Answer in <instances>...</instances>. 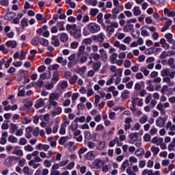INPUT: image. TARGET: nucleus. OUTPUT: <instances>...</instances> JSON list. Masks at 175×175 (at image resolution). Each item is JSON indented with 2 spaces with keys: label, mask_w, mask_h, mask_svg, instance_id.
Returning a JSON list of instances; mask_svg holds the SVG:
<instances>
[{
  "label": "nucleus",
  "mask_w": 175,
  "mask_h": 175,
  "mask_svg": "<svg viewBox=\"0 0 175 175\" xmlns=\"http://www.w3.org/2000/svg\"><path fill=\"white\" fill-rule=\"evenodd\" d=\"M140 68V64H135L131 68V70H132L134 73H137L139 72Z\"/></svg>",
  "instance_id": "79ce46f5"
},
{
  "label": "nucleus",
  "mask_w": 175,
  "mask_h": 175,
  "mask_svg": "<svg viewBox=\"0 0 175 175\" xmlns=\"http://www.w3.org/2000/svg\"><path fill=\"white\" fill-rule=\"evenodd\" d=\"M132 12L134 16H140L142 14V10H140V7L139 6H135Z\"/></svg>",
  "instance_id": "bb28decb"
},
{
  "label": "nucleus",
  "mask_w": 175,
  "mask_h": 175,
  "mask_svg": "<svg viewBox=\"0 0 175 175\" xmlns=\"http://www.w3.org/2000/svg\"><path fill=\"white\" fill-rule=\"evenodd\" d=\"M114 47L119 49V50H122V51H125L126 50V45L124 44H121L120 41H115L113 42Z\"/></svg>",
  "instance_id": "1a4fd4ad"
},
{
  "label": "nucleus",
  "mask_w": 175,
  "mask_h": 175,
  "mask_svg": "<svg viewBox=\"0 0 175 175\" xmlns=\"http://www.w3.org/2000/svg\"><path fill=\"white\" fill-rule=\"evenodd\" d=\"M49 70H58L59 69V64H55L53 65H50L48 67Z\"/></svg>",
  "instance_id": "5fc2aeb1"
},
{
  "label": "nucleus",
  "mask_w": 175,
  "mask_h": 175,
  "mask_svg": "<svg viewBox=\"0 0 175 175\" xmlns=\"http://www.w3.org/2000/svg\"><path fill=\"white\" fill-rule=\"evenodd\" d=\"M122 76V69L118 68L117 69L114 74L113 75V77H121Z\"/></svg>",
  "instance_id": "e433bc0d"
},
{
  "label": "nucleus",
  "mask_w": 175,
  "mask_h": 175,
  "mask_svg": "<svg viewBox=\"0 0 175 175\" xmlns=\"http://www.w3.org/2000/svg\"><path fill=\"white\" fill-rule=\"evenodd\" d=\"M82 43L83 44H91L92 43V38H85L82 41Z\"/></svg>",
  "instance_id": "338daca9"
},
{
  "label": "nucleus",
  "mask_w": 175,
  "mask_h": 175,
  "mask_svg": "<svg viewBox=\"0 0 175 175\" xmlns=\"http://www.w3.org/2000/svg\"><path fill=\"white\" fill-rule=\"evenodd\" d=\"M44 100L43 98H39L36 101L34 105L36 109H40V107H43L44 106Z\"/></svg>",
  "instance_id": "6ab92c4d"
},
{
  "label": "nucleus",
  "mask_w": 175,
  "mask_h": 175,
  "mask_svg": "<svg viewBox=\"0 0 175 175\" xmlns=\"http://www.w3.org/2000/svg\"><path fill=\"white\" fill-rule=\"evenodd\" d=\"M129 162H130V165L132 166L133 163H137V158L134 156H131L129 159Z\"/></svg>",
  "instance_id": "09e8293b"
},
{
  "label": "nucleus",
  "mask_w": 175,
  "mask_h": 175,
  "mask_svg": "<svg viewBox=\"0 0 175 175\" xmlns=\"http://www.w3.org/2000/svg\"><path fill=\"white\" fill-rule=\"evenodd\" d=\"M85 3L87 5H92V6H97L98 0H85Z\"/></svg>",
  "instance_id": "c03bdc74"
},
{
  "label": "nucleus",
  "mask_w": 175,
  "mask_h": 175,
  "mask_svg": "<svg viewBox=\"0 0 175 175\" xmlns=\"http://www.w3.org/2000/svg\"><path fill=\"white\" fill-rule=\"evenodd\" d=\"M8 142H10V143H17V142H18V139H17V137L13 136V135H10L8 137Z\"/></svg>",
  "instance_id": "e2e57ef3"
},
{
  "label": "nucleus",
  "mask_w": 175,
  "mask_h": 175,
  "mask_svg": "<svg viewBox=\"0 0 175 175\" xmlns=\"http://www.w3.org/2000/svg\"><path fill=\"white\" fill-rule=\"evenodd\" d=\"M129 138H130L129 143H131V144H133V143H135V142H137V133H133L130 134Z\"/></svg>",
  "instance_id": "a878e982"
},
{
  "label": "nucleus",
  "mask_w": 175,
  "mask_h": 175,
  "mask_svg": "<svg viewBox=\"0 0 175 175\" xmlns=\"http://www.w3.org/2000/svg\"><path fill=\"white\" fill-rule=\"evenodd\" d=\"M77 169H79V172L82 174H85V172H87V167L86 166L81 167L80 165H77Z\"/></svg>",
  "instance_id": "6e6d98bb"
},
{
  "label": "nucleus",
  "mask_w": 175,
  "mask_h": 175,
  "mask_svg": "<svg viewBox=\"0 0 175 175\" xmlns=\"http://www.w3.org/2000/svg\"><path fill=\"white\" fill-rule=\"evenodd\" d=\"M131 103V106H134V107H136V105H137V106L139 107H142V106L144 105L143 98L135 97L132 100Z\"/></svg>",
  "instance_id": "0eeeda50"
},
{
  "label": "nucleus",
  "mask_w": 175,
  "mask_h": 175,
  "mask_svg": "<svg viewBox=\"0 0 175 175\" xmlns=\"http://www.w3.org/2000/svg\"><path fill=\"white\" fill-rule=\"evenodd\" d=\"M140 72L143 73L144 76L147 77L150 75V70H148L146 67L142 66L139 69Z\"/></svg>",
  "instance_id": "c9c22d12"
},
{
  "label": "nucleus",
  "mask_w": 175,
  "mask_h": 175,
  "mask_svg": "<svg viewBox=\"0 0 175 175\" xmlns=\"http://www.w3.org/2000/svg\"><path fill=\"white\" fill-rule=\"evenodd\" d=\"M166 100H167V97L165 95H162L160 97V102L157 105V109L159 110L161 116H166V109H165L170 107V103L166 102ZM162 102L166 103H162Z\"/></svg>",
  "instance_id": "f03ea898"
},
{
  "label": "nucleus",
  "mask_w": 175,
  "mask_h": 175,
  "mask_svg": "<svg viewBox=\"0 0 175 175\" xmlns=\"http://www.w3.org/2000/svg\"><path fill=\"white\" fill-rule=\"evenodd\" d=\"M100 31V25L96 23H90L83 29V34L84 36H88L90 33H98Z\"/></svg>",
  "instance_id": "f257e3e1"
},
{
  "label": "nucleus",
  "mask_w": 175,
  "mask_h": 175,
  "mask_svg": "<svg viewBox=\"0 0 175 175\" xmlns=\"http://www.w3.org/2000/svg\"><path fill=\"white\" fill-rule=\"evenodd\" d=\"M16 16H17V14H16V12H8L5 14V20H13V18H14V17H16Z\"/></svg>",
  "instance_id": "393cba45"
},
{
  "label": "nucleus",
  "mask_w": 175,
  "mask_h": 175,
  "mask_svg": "<svg viewBox=\"0 0 175 175\" xmlns=\"http://www.w3.org/2000/svg\"><path fill=\"white\" fill-rule=\"evenodd\" d=\"M68 139V137H61L60 139H59V144H60L61 146H64V144H66Z\"/></svg>",
  "instance_id": "4d7b16f0"
},
{
  "label": "nucleus",
  "mask_w": 175,
  "mask_h": 175,
  "mask_svg": "<svg viewBox=\"0 0 175 175\" xmlns=\"http://www.w3.org/2000/svg\"><path fill=\"white\" fill-rule=\"evenodd\" d=\"M150 151H152L153 155H158V153L159 152V148L156 146H152L150 148Z\"/></svg>",
  "instance_id": "052dcab7"
},
{
  "label": "nucleus",
  "mask_w": 175,
  "mask_h": 175,
  "mask_svg": "<svg viewBox=\"0 0 175 175\" xmlns=\"http://www.w3.org/2000/svg\"><path fill=\"white\" fill-rule=\"evenodd\" d=\"M97 36H98V42H100V43H102V42L105 40V33H100Z\"/></svg>",
  "instance_id": "69168bd1"
},
{
  "label": "nucleus",
  "mask_w": 175,
  "mask_h": 175,
  "mask_svg": "<svg viewBox=\"0 0 175 175\" xmlns=\"http://www.w3.org/2000/svg\"><path fill=\"white\" fill-rule=\"evenodd\" d=\"M130 110L133 111V114H135L137 117H140L142 114H143V112L142 111L141 109H137L135 105H131L130 106Z\"/></svg>",
  "instance_id": "ddd939ff"
},
{
  "label": "nucleus",
  "mask_w": 175,
  "mask_h": 175,
  "mask_svg": "<svg viewBox=\"0 0 175 175\" xmlns=\"http://www.w3.org/2000/svg\"><path fill=\"white\" fill-rule=\"evenodd\" d=\"M67 125H69L68 122H65L63 124H62L60 126V132H65V131H66Z\"/></svg>",
  "instance_id": "680f3d73"
},
{
  "label": "nucleus",
  "mask_w": 175,
  "mask_h": 175,
  "mask_svg": "<svg viewBox=\"0 0 175 175\" xmlns=\"http://www.w3.org/2000/svg\"><path fill=\"white\" fill-rule=\"evenodd\" d=\"M0 5L4 8L9 6V0H0Z\"/></svg>",
  "instance_id": "774afa93"
},
{
  "label": "nucleus",
  "mask_w": 175,
  "mask_h": 175,
  "mask_svg": "<svg viewBox=\"0 0 175 175\" xmlns=\"http://www.w3.org/2000/svg\"><path fill=\"white\" fill-rule=\"evenodd\" d=\"M166 124V119L159 117L156 120V124L158 126H163Z\"/></svg>",
  "instance_id": "5701e85b"
},
{
  "label": "nucleus",
  "mask_w": 175,
  "mask_h": 175,
  "mask_svg": "<svg viewBox=\"0 0 175 175\" xmlns=\"http://www.w3.org/2000/svg\"><path fill=\"white\" fill-rule=\"evenodd\" d=\"M85 122V116H81L80 118L77 117L75 119L74 122H75V124H77V122Z\"/></svg>",
  "instance_id": "8fccbe9b"
},
{
  "label": "nucleus",
  "mask_w": 175,
  "mask_h": 175,
  "mask_svg": "<svg viewBox=\"0 0 175 175\" xmlns=\"http://www.w3.org/2000/svg\"><path fill=\"white\" fill-rule=\"evenodd\" d=\"M18 96H24L25 95V86L21 85L18 89Z\"/></svg>",
  "instance_id": "c85d7f7f"
},
{
  "label": "nucleus",
  "mask_w": 175,
  "mask_h": 175,
  "mask_svg": "<svg viewBox=\"0 0 175 175\" xmlns=\"http://www.w3.org/2000/svg\"><path fill=\"white\" fill-rule=\"evenodd\" d=\"M40 42V38L38 36H35L30 42L32 46H38Z\"/></svg>",
  "instance_id": "473e14b6"
},
{
  "label": "nucleus",
  "mask_w": 175,
  "mask_h": 175,
  "mask_svg": "<svg viewBox=\"0 0 175 175\" xmlns=\"http://www.w3.org/2000/svg\"><path fill=\"white\" fill-rule=\"evenodd\" d=\"M21 27L23 28V29H24V28H25V27H28V18H23L21 21Z\"/></svg>",
  "instance_id": "58836bf2"
},
{
  "label": "nucleus",
  "mask_w": 175,
  "mask_h": 175,
  "mask_svg": "<svg viewBox=\"0 0 175 175\" xmlns=\"http://www.w3.org/2000/svg\"><path fill=\"white\" fill-rule=\"evenodd\" d=\"M29 74V72L28 70H20L18 80L19 81H21V80H23V79H25V77L27 76V75Z\"/></svg>",
  "instance_id": "9b49d317"
},
{
  "label": "nucleus",
  "mask_w": 175,
  "mask_h": 175,
  "mask_svg": "<svg viewBox=\"0 0 175 175\" xmlns=\"http://www.w3.org/2000/svg\"><path fill=\"white\" fill-rule=\"evenodd\" d=\"M51 109H54V110L51 112V114L53 116V117H55V116H59V114L62 113V108L58 107V105L56 106H52Z\"/></svg>",
  "instance_id": "6e6552de"
},
{
  "label": "nucleus",
  "mask_w": 175,
  "mask_h": 175,
  "mask_svg": "<svg viewBox=\"0 0 175 175\" xmlns=\"http://www.w3.org/2000/svg\"><path fill=\"white\" fill-rule=\"evenodd\" d=\"M103 161L100 159H96L93 163L94 169H100L103 166Z\"/></svg>",
  "instance_id": "4468645a"
},
{
  "label": "nucleus",
  "mask_w": 175,
  "mask_h": 175,
  "mask_svg": "<svg viewBox=\"0 0 175 175\" xmlns=\"http://www.w3.org/2000/svg\"><path fill=\"white\" fill-rule=\"evenodd\" d=\"M105 147H106V142L102 141L97 145V150L101 151V150H104Z\"/></svg>",
  "instance_id": "a19ab883"
},
{
  "label": "nucleus",
  "mask_w": 175,
  "mask_h": 175,
  "mask_svg": "<svg viewBox=\"0 0 175 175\" xmlns=\"http://www.w3.org/2000/svg\"><path fill=\"white\" fill-rule=\"evenodd\" d=\"M144 84H146V82H144V81H142L140 82H137L135 84L134 90L135 91H140L142 90V88H143V85H144Z\"/></svg>",
  "instance_id": "b1692460"
},
{
  "label": "nucleus",
  "mask_w": 175,
  "mask_h": 175,
  "mask_svg": "<svg viewBox=\"0 0 175 175\" xmlns=\"http://www.w3.org/2000/svg\"><path fill=\"white\" fill-rule=\"evenodd\" d=\"M23 103H24L25 107H31L32 105V101L31 100V98H26L23 100Z\"/></svg>",
  "instance_id": "ea45409f"
},
{
  "label": "nucleus",
  "mask_w": 175,
  "mask_h": 175,
  "mask_svg": "<svg viewBox=\"0 0 175 175\" xmlns=\"http://www.w3.org/2000/svg\"><path fill=\"white\" fill-rule=\"evenodd\" d=\"M5 46L7 47H10L11 49H16L17 47V42L16 40H10L5 42Z\"/></svg>",
  "instance_id": "412c9836"
},
{
  "label": "nucleus",
  "mask_w": 175,
  "mask_h": 175,
  "mask_svg": "<svg viewBox=\"0 0 175 175\" xmlns=\"http://www.w3.org/2000/svg\"><path fill=\"white\" fill-rule=\"evenodd\" d=\"M5 136H8V133H4L2 135L1 140H0V144H1L2 146H5V144H6V143H8V140L6 139Z\"/></svg>",
  "instance_id": "4c0bfd02"
},
{
  "label": "nucleus",
  "mask_w": 175,
  "mask_h": 175,
  "mask_svg": "<svg viewBox=\"0 0 175 175\" xmlns=\"http://www.w3.org/2000/svg\"><path fill=\"white\" fill-rule=\"evenodd\" d=\"M40 78L42 80H49L51 79V72L50 71H46L40 75Z\"/></svg>",
  "instance_id": "f3484780"
},
{
  "label": "nucleus",
  "mask_w": 175,
  "mask_h": 175,
  "mask_svg": "<svg viewBox=\"0 0 175 175\" xmlns=\"http://www.w3.org/2000/svg\"><path fill=\"white\" fill-rule=\"evenodd\" d=\"M87 72V66H83L81 68L77 70V73L79 75H84Z\"/></svg>",
  "instance_id": "de8ad7c7"
},
{
  "label": "nucleus",
  "mask_w": 175,
  "mask_h": 175,
  "mask_svg": "<svg viewBox=\"0 0 175 175\" xmlns=\"http://www.w3.org/2000/svg\"><path fill=\"white\" fill-rule=\"evenodd\" d=\"M114 28H118V23L111 22L109 25L107 26L105 31L108 35H112L116 31Z\"/></svg>",
  "instance_id": "39448f33"
},
{
  "label": "nucleus",
  "mask_w": 175,
  "mask_h": 175,
  "mask_svg": "<svg viewBox=\"0 0 175 175\" xmlns=\"http://www.w3.org/2000/svg\"><path fill=\"white\" fill-rule=\"evenodd\" d=\"M163 83H166L168 87H173V85H174V81H172V79H170V77H163Z\"/></svg>",
  "instance_id": "4be33fe9"
},
{
  "label": "nucleus",
  "mask_w": 175,
  "mask_h": 175,
  "mask_svg": "<svg viewBox=\"0 0 175 175\" xmlns=\"http://www.w3.org/2000/svg\"><path fill=\"white\" fill-rule=\"evenodd\" d=\"M118 57V54L113 53L110 56L111 59V64H115L116 59H117V57Z\"/></svg>",
  "instance_id": "0e129e2a"
},
{
  "label": "nucleus",
  "mask_w": 175,
  "mask_h": 175,
  "mask_svg": "<svg viewBox=\"0 0 175 175\" xmlns=\"http://www.w3.org/2000/svg\"><path fill=\"white\" fill-rule=\"evenodd\" d=\"M77 79H79V77H77V75H73L70 78V79H68V81L70 84H72V85L76 84V81H77Z\"/></svg>",
  "instance_id": "a18cd8bd"
},
{
  "label": "nucleus",
  "mask_w": 175,
  "mask_h": 175,
  "mask_svg": "<svg viewBox=\"0 0 175 175\" xmlns=\"http://www.w3.org/2000/svg\"><path fill=\"white\" fill-rule=\"evenodd\" d=\"M29 166H33V169H38L40 166V163H35V161H29Z\"/></svg>",
  "instance_id": "3c124183"
},
{
  "label": "nucleus",
  "mask_w": 175,
  "mask_h": 175,
  "mask_svg": "<svg viewBox=\"0 0 175 175\" xmlns=\"http://www.w3.org/2000/svg\"><path fill=\"white\" fill-rule=\"evenodd\" d=\"M66 31L70 32V35L74 38V39H80L81 38V30L77 28V25L72 24L69 25L68 24L66 27Z\"/></svg>",
  "instance_id": "7ed1b4c3"
},
{
  "label": "nucleus",
  "mask_w": 175,
  "mask_h": 175,
  "mask_svg": "<svg viewBox=\"0 0 175 175\" xmlns=\"http://www.w3.org/2000/svg\"><path fill=\"white\" fill-rule=\"evenodd\" d=\"M20 148V146H14V151H12V153L14 155H17L18 157H23V155H24V153L23 152V150Z\"/></svg>",
  "instance_id": "f8f14e48"
},
{
  "label": "nucleus",
  "mask_w": 175,
  "mask_h": 175,
  "mask_svg": "<svg viewBox=\"0 0 175 175\" xmlns=\"http://www.w3.org/2000/svg\"><path fill=\"white\" fill-rule=\"evenodd\" d=\"M94 154H95L94 151L88 152L85 155L86 159L88 161H94V159H95V155H94Z\"/></svg>",
  "instance_id": "cd10ccee"
},
{
  "label": "nucleus",
  "mask_w": 175,
  "mask_h": 175,
  "mask_svg": "<svg viewBox=\"0 0 175 175\" xmlns=\"http://www.w3.org/2000/svg\"><path fill=\"white\" fill-rule=\"evenodd\" d=\"M40 44L41 46H44V47L49 46V40L44 39V38H40Z\"/></svg>",
  "instance_id": "603ef678"
},
{
  "label": "nucleus",
  "mask_w": 175,
  "mask_h": 175,
  "mask_svg": "<svg viewBox=\"0 0 175 175\" xmlns=\"http://www.w3.org/2000/svg\"><path fill=\"white\" fill-rule=\"evenodd\" d=\"M36 18L37 21H41V23H43L44 24H46V23H47L46 16H43V14H37L36 15Z\"/></svg>",
  "instance_id": "dca6fc26"
},
{
  "label": "nucleus",
  "mask_w": 175,
  "mask_h": 175,
  "mask_svg": "<svg viewBox=\"0 0 175 175\" xmlns=\"http://www.w3.org/2000/svg\"><path fill=\"white\" fill-rule=\"evenodd\" d=\"M51 44H53V46H55V47H58V46H59V44H61V42H59V40L58 39V36H53L51 38Z\"/></svg>",
  "instance_id": "a211bd4d"
},
{
  "label": "nucleus",
  "mask_w": 175,
  "mask_h": 175,
  "mask_svg": "<svg viewBox=\"0 0 175 175\" xmlns=\"http://www.w3.org/2000/svg\"><path fill=\"white\" fill-rule=\"evenodd\" d=\"M77 59L81 64H85L87 62L88 57L85 55V53L77 54Z\"/></svg>",
  "instance_id": "2eb2a0df"
},
{
  "label": "nucleus",
  "mask_w": 175,
  "mask_h": 175,
  "mask_svg": "<svg viewBox=\"0 0 175 175\" xmlns=\"http://www.w3.org/2000/svg\"><path fill=\"white\" fill-rule=\"evenodd\" d=\"M116 143H120V139L118 137H115L114 139L109 142V147H114V146H116Z\"/></svg>",
  "instance_id": "864d4df0"
},
{
  "label": "nucleus",
  "mask_w": 175,
  "mask_h": 175,
  "mask_svg": "<svg viewBox=\"0 0 175 175\" xmlns=\"http://www.w3.org/2000/svg\"><path fill=\"white\" fill-rule=\"evenodd\" d=\"M110 169H111V165L110 164H107L103 166V173H107V172H109V170H110Z\"/></svg>",
  "instance_id": "bf43d9fd"
},
{
  "label": "nucleus",
  "mask_w": 175,
  "mask_h": 175,
  "mask_svg": "<svg viewBox=\"0 0 175 175\" xmlns=\"http://www.w3.org/2000/svg\"><path fill=\"white\" fill-rule=\"evenodd\" d=\"M166 129H170L172 132L175 131V125L172 124V122H167L166 125Z\"/></svg>",
  "instance_id": "37998d69"
},
{
  "label": "nucleus",
  "mask_w": 175,
  "mask_h": 175,
  "mask_svg": "<svg viewBox=\"0 0 175 175\" xmlns=\"http://www.w3.org/2000/svg\"><path fill=\"white\" fill-rule=\"evenodd\" d=\"M60 96L61 95L58 93H51L49 95V104L47 107L49 109H51L52 106L56 107L57 105H58V103L55 100H58Z\"/></svg>",
  "instance_id": "20e7f679"
},
{
  "label": "nucleus",
  "mask_w": 175,
  "mask_h": 175,
  "mask_svg": "<svg viewBox=\"0 0 175 175\" xmlns=\"http://www.w3.org/2000/svg\"><path fill=\"white\" fill-rule=\"evenodd\" d=\"M100 68V62H97L92 64V69L95 70L96 72H98L99 69Z\"/></svg>",
  "instance_id": "49530a36"
},
{
  "label": "nucleus",
  "mask_w": 175,
  "mask_h": 175,
  "mask_svg": "<svg viewBox=\"0 0 175 175\" xmlns=\"http://www.w3.org/2000/svg\"><path fill=\"white\" fill-rule=\"evenodd\" d=\"M132 118L128 117L124 120V131H128L129 129H131V123L133 122Z\"/></svg>",
  "instance_id": "9d476101"
},
{
  "label": "nucleus",
  "mask_w": 175,
  "mask_h": 175,
  "mask_svg": "<svg viewBox=\"0 0 175 175\" xmlns=\"http://www.w3.org/2000/svg\"><path fill=\"white\" fill-rule=\"evenodd\" d=\"M170 75V69L169 68L163 69L161 71V76L162 77H167V76H169Z\"/></svg>",
  "instance_id": "7c9ffc66"
},
{
  "label": "nucleus",
  "mask_w": 175,
  "mask_h": 175,
  "mask_svg": "<svg viewBox=\"0 0 175 175\" xmlns=\"http://www.w3.org/2000/svg\"><path fill=\"white\" fill-rule=\"evenodd\" d=\"M132 29H133V25L129 24V25H126L123 27V30L124 32H129V31H132Z\"/></svg>",
  "instance_id": "f704fd0d"
},
{
  "label": "nucleus",
  "mask_w": 175,
  "mask_h": 175,
  "mask_svg": "<svg viewBox=\"0 0 175 175\" xmlns=\"http://www.w3.org/2000/svg\"><path fill=\"white\" fill-rule=\"evenodd\" d=\"M57 62H58V64H62L63 66H65L68 64V60L66 59H64L62 57H59L57 59Z\"/></svg>",
  "instance_id": "2f4dec72"
},
{
  "label": "nucleus",
  "mask_w": 175,
  "mask_h": 175,
  "mask_svg": "<svg viewBox=\"0 0 175 175\" xmlns=\"http://www.w3.org/2000/svg\"><path fill=\"white\" fill-rule=\"evenodd\" d=\"M59 81V75L57 72H53V74L52 75V79H51L52 83L55 84V83H57Z\"/></svg>",
  "instance_id": "c756f323"
},
{
  "label": "nucleus",
  "mask_w": 175,
  "mask_h": 175,
  "mask_svg": "<svg viewBox=\"0 0 175 175\" xmlns=\"http://www.w3.org/2000/svg\"><path fill=\"white\" fill-rule=\"evenodd\" d=\"M59 39L62 43H66L69 40V35L66 33H62Z\"/></svg>",
  "instance_id": "aec40b11"
},
{
  "label": "nucleus",
  "mask_w": 175,
  "mask_h": 175,
  "mask_svg": "<svg viewBox=\"0 0 175 175\" xmlns=\"http://www.w3.org/2000/svg\"><path fill=\"white\" fill-rule=\"evenodd\" d=\"M164 14L167 16V17H174L175 16V12L172 11L171 12L170 10L167 9L164 10Z\"/></svg>",
  "instance_id": "72a5a7b5"
},
{
  "label": "nucleus",
  "mask_w": 175,
  "mask_h": 175,
  "mask_svg": "<svg viewBox=\"0 0 175 175\" xmlns=\"http://www.w3.org/2000/svg\"><path fill=\"white\" fill-rule=\"evenodd\" d=\"M18 159V157L14 156V157H8L7 159H5L4 161V165L8 167L12 166V165H14L13 161H17Z\"/></svg>",
  "instance_id": "423d86ee"
},
{
  "label": "nucleus",
  "mask_w": 175,
  "mask_h": 175,
  "mask_svg": "<svg viewBox=\"0 0 175 175\" xmlns=\"http://www.w3.org/2000/svg\"><path fill=\"white\" fill-rule=\"evenodd\" d=\"M64 24H65L64 22H58L57 23V27L59 29V31H65V26H64Z\"/></svg>",
  "instance_id": "13d9d810"
}]
</instances>
